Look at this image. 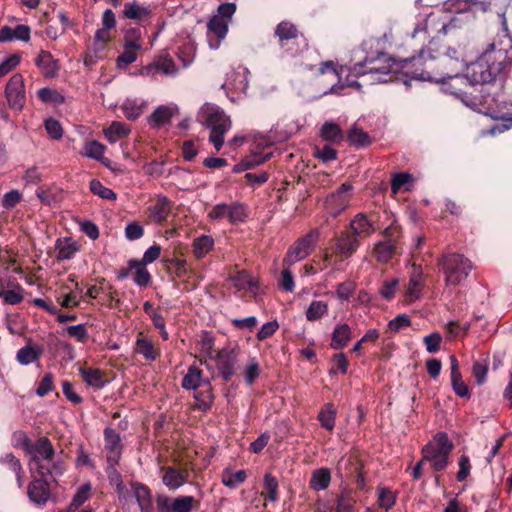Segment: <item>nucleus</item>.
Instances as JSON below:
<instances>
[{"mask_svg":"<svg viewBox=\"0 0 512 512\" xmlns=\"http://www.w3.org/2000/svg\"><path fill=\"white\" fill-rule=\"evenodd\" d=\"M501 33L490 43L478 59L467 66L468 79L476 83L493 82L512 62V37L506 18L501 17Z\"/></svg>","mask_w":512,"mask_h":512,"instance_id":"1","label":"nucleus"},{"mask_svg":"<svg viewBox=\"0 0 512 512\" xmlns=\"http://www.w3.org/2000/svg\"><path fill=\"white\" fill-rule=\"evenodd\" d=\"M461 82L465 83L467 88L472 89V91L459 89L453 91V94L462 97L468 105L485 109H491L494 105H497L501 91L499 85L492 82L474 83L468 79V72L465 77L461 78Z\"/></svg>","mask_w":512,"mask_h":512,"instance_id":"2","label":"nucleus"},{"mask_svg":"<svg viewBox=\"0 0 512 512\" xmlns=\"http://www.w3.org/2000/svg\"><path fill=\"white\" fill-rule=\"evenodd\" d=\"M198 120L210 129L209 142L219 152L224 144L225 134L232 126L230 117L220 107L205 104L198 113Z\"/></svg>","mask_w":512,"mask_h":512,"instance_id":"3","label":"nucleus"},{"mask_svg":"<svg viewBox=\"0 0 512 512\" xmlns=\"http://www.w3.org/2000/svg\"><path fill=\"white\" fill-rule=\"evenodd\" d=\"M437 265L444 274L445 285L457 286L464 281L471 269L472 263L464 255L456 252L444 253L437 260Z\"/></svg>","mask_w":512,"mask_h":512,"instance_id":"4","label":"nucleus"},{"mask_svg":"<svg viewBox=\"0 0 512 512\" xmlns=\"http://www.w3.org/2000/svg\"><path fill=\"white\" fill-rule=\"evenodd\" d=\"M453 448L448 435L445 432H438L432 441L422 447L421 454H424V460L430 463L433 471L441 472L449 465Z\"/></svg>","mask_w":512,"mask_h":512,"instance_id":"5","label":"nucleus"},{"mask_svg":"<svg viewBox=\"0 0 512 512\" xmlns=\"http://www.w3.org/2000/svg\"><path fill=\"white\" fill-rule=\"evenodd\" d=\"M434 42H430V46L427 49H421L417 56L412 57L411 76L414 79L439 82L442 71L439 70V54L434 55L432 45Z\"/></svg>","mask_w":512,"mask_h":512,"instance_id":"6","label":"nucleus"},{"mask_svg":"<svg viewBox=\"0 0 512 512\" xmlns=\"http://www.w3.org/2000/svg\"><path fill=\"white\" fill-rule=\"evenodd\" d=\"M359 245V239L350 230H345L335 235L331 240V246L329 248L331 253L326 252L323 257L325 267L333 262V257L335 258V263L350 258L357 251Z\"/></svg>","mask_w":512,"mask_h":512,"instance_id":"7","label":"nucleus"},{"mask_svg":"<svg viewBox=\"0 0 512 512\" xmlns=\"http://www.w3.org/2000/svg\"><path fill=\"white\" fill-rule=\"evenodd\" d=\"M274 35L278 39L280 48L290 55H296L308 47L304 35L290 21H281L276 26Z\"/></svg>","mask_w":512,"mask_h":512,"instance_id":"8","label":"nucleus"},{"mask_svg":"<svg viewBox=\"0 0 512 512\" xmlns=\"http://www.w3.org/2000/svg\"><path fill=\"white\" fill-rule=\"evenodd\" d=\"M31 456L30 464L34 465L38 476H47L49 473L48 464L52 462L55 456V449L51 440L46 436H41L35 442H32V447L27 451Z\"/></svg>","mask_w":512,"mask_h":512,"instance_id":"9","label":"nucleus"},{"mask_svg":"<svg viewBox=\"0 0 512 512\" xmlns=\"http://www.w3.org/2000/svg\"><path fill=\"white\" fill-rule=\"evenodd\" d=\"M390 62L391 59L382 54L377 59H365L364 62L354 64L351 71L355 76L371 74L373 81L384 83L391 79V77H388L392 72V64Z\"/></svg>","mask_w":512,"mask_h":512,"instance_id":"10","label":"nucleus"},{"mask_svg":"<svg viewBox=\"0 0 512 512\" xmlns=\"http://www.w3.org/2000/svg\"><path fill=\"white\" fill-rule=\"evenodd\" d=\"M318 236V230L314 229L305 236L297 239L289 247L283 259V265L293 266L296 262L305 259L312 252Z\"/></svg>","mask_w":512,"mask_h":512,"instance_id":"11","label":"nucleus"},{"mask_svg":"<svg viewBox=\"0 0 512 512\" xmlns=\"http://www.w3.org/2000/svg\"><path fill=\"white\" fill-rule=\"evenodd\" d=\"M379 218V213L376 211L369 213L359 212L350 221V231L356 235L358 239L361 237H369L376 230L380 229L378 225Z\"/></svg>","mask_w":512,"mask_h":512,"instance_id":"12","label":"nucleus"},{"mask_svg":"<svg viewBox=\"0 0 512 512\" xmlns=\"http://www.w3.org/2000/svg\"><path fill=\"white\" fill-rule=\"evenodd\" d=\"M216 368L224 382H229L236 373L238 353L235 349L223 348L216 351L214 358Z\"/></svg>","mask_w":512,"mask_h":512,"instance_id":"13","label":"nucleus"},{"mask_svg":"<svg viewBox=\"0 0 512 512\" xmlns=\"http://www.w3.org/2000/svg\"><path fill=\"white\" fill-rule=\"evenodd\" d=\"M196 502L193 496L182 495L170 498L164 494H157L156 507L158 512H190Z\"/></svg>","mask_w":512,"mask_h":512,"instance_id":"14","label":"nucleus"},{"mask_svg":"<svg viewBox=\"0 0 512 512\" xmlns=\"http://www.w3.org/2000/svg\"><path fill=\"white\" fill-rule=\"evenodd\" d=\"M103 435L107 462L110 467L114 468V472L117 476L120 477L115 470V466L118 465L123 451L120 433L114 428L107 427L104 429Z\"/></svg>","mask_w":512,"mask_h":512,"instance_id":"15","label":"nucleus"},{"mask_svg":"<svg viewBox=\"0 0 512 512\" xmlns=\"http://www.w3.org/2000/svg\"><path fill=\"white\" fill-rule=\"evenodd\" d=\"M5 96L10 108L21 110L26 103L24 78L20 73H15L8 81L5 88Z\"/></svg>","mask_w":512,"mask_h":512,"instance_id":"16","label":"nucleus"},{"mask_svg":"<svg viewBox=\"0 0 512 512\" xmlns=\"http://www.w3.org/2000/svg\"><path fill=\"white\" fill-rule=\"evenodd\" d=\"M183 257L184 252L180 246L175 247L171 253H165L162 262L170 275L183 278L191 271L188 262Z\"/></svg>","mask_w":512,"mask_h":512,"instance_id":"17","label":"nucleus"},{"mask_svg":"<svg viewBox=\"0 0 512 512\" xmlns=\"http://www.w3.org/2000/svg\"><path fill=\"white\" fill-rule=\"evenodd\" d=\"M352 189L353 186L346 182L341 184L334 193L327 197L326 204L333 216L339 215L348 207Z\"/></svg>","mask_w":512,"mask_h":512,"instance_id":"18","label":"nucleus"},{"mask_svg":"<svg viewBox=\"0 0 512 512\" xmlns=\"http://www.w3.org/2000/svg\"><path fill=\"white\" fill-rule=\"evenodd\" d=\"M162 482L169 490H177L183 486L189 479V471L187 468H177L174 466H167L161 468Z\"/></svg>","mask_w":512,"mask_h":512,"instance_id":"19","label":"nucleus"},{"mask_svg":"<svg viewBox=\"0 0 512 512\" xmlns=\"http://www.w3.org/2000/svg\"><path fill=\"white\" fill-rule=\"evenodd\" d=\"M173 203L164 195H159L153 204L148 207V218L151 222L156 224H163L167 221Z\"/></svg>","mask_w":512,"mask_h":512,"instance_id":"20","label":"nucleus"},{"mask_svg":"<svg viewBox=\"0 0 512 512\" xmlns=\"http://www.w3.org/2000/svg\"><path fill=\"white\" fill-rule=\"evenodd\" d=\"M47 476H38L28 485V497L36 505H45L51 493Z\"/></svg>","mask_w":512,"mask_h":512,"instance_id":"21","label":"nucleus"},{"mask_svg":"<svg viewBox=\"0 0 512 512\" xmlns=\"http://www.w3.org/2000/svg\"><path fill=\"white\" fill-rule=\"evenodd\" d=\"M228 33V21L221 17L213 16L207 24V37L209 45L213 49H217L220 42Z\"/></svg>","mask_w":512,"mask_h":512,"instance_id":"22","label":"nucleus"},{"mask_svg":"<svg viewBox=\"0 0 512 512\" xmlns=\"http://www.w3.org/2000/svg\"><path fill=\"white\" fill-rule=\"evenodd\" d=\"M35 65L45 78H54L59 71L58 60L54 59L49 51L41 50L35 58Z\"/></svg>","mask_w":512,"mask_h":512,"instance_id":"23","label":"nucleus"},{"mask_svg":"<svg viewBox=\"0 0 512 512\" xmlns=\"http://www.w3.org/2000/svg\"><path fill=\"white\" fill-rule=\"evenodd\" d=\"M78 371L82 380L95 390L102 389L108 382L105 372L99 368L81 366Z\"/></svg>","mask_w":512,"mask_h":512,"instance_id":"24","label":"nucleus"},{"mask_svg":"<svg viewBox=\"0 0 512 512\" xmlns=\"http://www.w3.org/2000/svg\"><path fill=\"white\" fill-rule=\"evenodd\" d=\"M134 352L142 355L146 361H155L160 356V351L155 348L153 341L143 332L137 335Z\"/></svg>","mask_w":512,"mask_h":512,"instance_id":"25","label":"nucleus"},{"mask_svg":"<svg viewBox=\"0 0 512 512\" xmlns=\"http://www.w3.org/2000/svg\"><path fill=\"white\" fill-rule=\"evenodd\" d=\"M177 68L173 59L169 56H161L153 63L144 66L140 70V74L144 76L154 75L155 72L161 71L164 74L170 75L176 72Z\"/></svg>","mask_w":512,"mask_h":512,"instance_id":"26","label":"nucleus"},{"mask_svg":"<svg viewBox=\"0 0 512 512\" xmlns=\"http://www.w3.org/2000/svg\"><path fill=\"white\" fill-rule=\"evenodd\" d=\"M30 33V27L24 24H19L15 28L4 26L0 29V43L13 40L28 42L30 40Z\"/></svg>","mask_w":512,"mask_h":512,"instance_id":"27","label":"nucleus"},{"mask_svg":"<svg viewBox=\"0 0 512 512\" xmlns=\"http://www.w3.org/2000/svg\"><path fill=\"white\" fill-rule=\"evenodd\" d=\"M363 469L362 461L356 455L342 457L337 464V471L342 478L349 479Z\"/></svg>","mask_w":512,"mask_h":512,"instance_id":"28","label":"nucleus"},{"mask_svg":"<svg viewBox=\"0 0 512 512\" xmlns=\"http://www.w3.org/2000/svg\"><path fill=\"white\" fill-rule=\"evenodd\" d=\"M178 113L177 107H169L161 105L157 107L154 112L149 116V124L153 128H160L170 123L171 118Z\"/></svg>","mask_w":512,"mask_h":512,"instance_id":"29","label":"nucleus"},{"mask_svg":"<svg viewBox=\"0 0 512 512\" xmlns=\"http://www.w3.org/2000/svg\"><path fill=\"white\" fill-rule=\"evenodd\" d=\"M352 338V330L347 323L337 324L333 330L330 347L335 350L343 349Z\"/></svg>","mask_w":512,"mask_h":512,"instance_id":"30","label":"nucleus"},{"mask_svg":"<svg viewBox=\"0 0 512 512\" xmlns=\"http://www.w3.org/2000/svg\"><path fill=\"white\" fill-rule=\"evenodd\" d=\"M55 249L57 251L56 257L58 260H70L80 250V245L71 238H59L56 241Z\"/></svg>","mask_w":512,"mask_h":512,"instance_id":"31","label":"nucleus"},{"mask_svg":"<svg viewBox=\"0 0 512 512\" xmlns=\"http://www.w3.org/2000/svg\"><path fill=\"white\" fill-rule=\"evenodd\" d=\"M129 266L134 270L133 281L137 286L143 288L150 286L152 283V276L145 264L139 262L138 259H130Z\"/></svg>","mask_w":512,"mask_h":512,"instance_id":"32","label":"nucleus"},{"mask_svg":"<svg viewBox=\"0 0 512 512\" xmlns=\"http://www.w3.org/2000/svg\"><path fill=\"white\" fill-rule=\"evenodd\" d=\"M151 14L148 7L140 5L138 2H126L122 11V16L127 19H132L141 23Z\"/></svg>","mask_w":512,"mask_h":512,"instance_id":"33","label":"nucleus"},{"mask_svg":"<svg viewBox=\"0 0 512 512\" xmlns=\"http://www.w3.org/2000/svg\"><path fill=\"white\" fill-rule=\"evenodd\" d=\"M131 490L140 510L153 506L152 493L147 485L140 482H131Z\"/></svg>","mask_w":512,"mask_h":512,"instance_id":"34","label":"nucleus"},{"mask_svg":"<svg viewBox=\"0 0 512 512\" xmlns=\"http://www.w3.org/2000/svg\"><path fill=\"white\" fill-rule=\"evenodd\" d=\"M214 239L209 235H201L192 241V254L200 260L210 253L214 248Z\"/></svg>","mask_w":512,"mask_h":512,"instance_id":"35","label":"nucleus"},{"mask_svg":"<svg viewBox=\"0 0 512 512\" xmlns=\"http://www.w3.org/2000/svg\"><path fill=\"white\" fill-rule=\"evenodd\" d=\"M400 248L395 244L390 243L389 241L383 239L377 242L373 249V254L376 257L377 261L386 263L388 262L395 254L399 253Z\"/></svg>","mask_w":512,"mask_h":512,"instance_id":"36","label":"nucleus"},{"mask_svg":"<svg viewBox=\"0 0 512 512\" xmlns=\"http://www.w3.org/2000/svg\"><path fill=\"white\" fill-rule=\"evenodd\" d=\"M331 482V472L328 468H319L312 472L309 487L314 491L325 490Z\"/></svg>","mask_w":512,"mask_h":512,"instance_id":"37","label":"nucleus"},{"mask_svg":"<svg viewBox=\"0 0 512 512\" xmlns=\"http://www.w3.org/2000/svg\"><path fill=\"white\" fill-rule=\"evenodd\" d=\"M247 479V473L245 470H238L233 472L230 467L223 469L221 473V482L224 486L230 489H236Z\"/></svg>","mask_w":512,"mask_h":512,"instance_id":"38","label":"nucleus"},{"mask_svg":"<svg viewBox=\"0 0 512 512\" xmlns=\"http://www.w3.org/2000/svg\"><path fill=\"white\" fill-rule=\"evenodd\" d=\"M233 285L239 291H249L256 293L257 282L255 278L247 271L243 270L238 272L232 278Z\"/></svg>","mask_w":512,"mask_h":512,"instance_id":"39","label":"nucleus"},{"mask_svg":"<svg viewBox=\"0 0 512 512\" xmlns=\"http://www.w3.org/2000/svg\"><path fill=\"white\" fill-rule=\"evenodd\" d=\"M423 272L420 266L413 265L412 274L409 279L407 295L410 300L419 298L420 292L423 287L422 283Z\"/></svg>","mask_w":512,"mask_h":512,"instance_id":"40","label":"nucleus"},{"mask_svg":"<svg viewBox=\"0 0 512 512\" xmlns=\"http://www.w3.org/2000/svg\"><path fill=\"white\" fill-rule=\"evenodd\" d=\"M279 484L276 477L270 473H266L263 478V491L261 496L271 502H277L279 499Z\"/></svg>","mask_w":512,"mask_h":512,"instance_id":"41","label":"nucleus"},{"mask_svg":"<svg viewBox=\"0 0 512 512\" xmlns=\"http://www.w3.org/2000/svg\"><path fill=\"white\" fill-rule=\"evenodd\" d=\"M320 136L323 140L332 143H340L344 138L342 129L334 122H325L321 127Z\"/></svg>","mask_w":512,"mask_h":512,"instance_id":"42","label":"nucleus"},{"mask_svg":"<svg viewBox=\"0 0 512 512\" xmlns=\"http://www.w3.org/2000/svg\"><path fill=\"white\" fill-rule=\"evenodd\" d=\"M129 133V126L118 121H113L109 127L104 129V135L110 143H116L121 138L128 136Z\"/></svg>","mask_w":512,"mask_h":512,"instance_id":"43","label":"nucleus"},{"mask_svg":"<svg viewBox=\"0 0 512 512\" xmlns=\"http://www.w3.org/2000/svg\"><path fill=\"white\" fill-rule=\"evenodd\" d=\"M202 374L201 369L197 368L195 365H191L188 368L187 374L182 379V387L186 390H196L203 382ZM204 383L206 384V381H204Z\"/></svg>","mask_w":512,"mask_h":512,"instance_id":"44","label":"nucleus"},{"mask_svg":"<svg viewBox=\"0 0 512 512\" xmlns=\"http://www.w3.org/2000/svg\"><path fill=\"white\" fill-rule=\"evenodd\" d=\"M347 140L350 145L355 146L357 148L367 147L371 144V137L363 131V129L353 126L347 135Z\"/></svg>","mask_w":512,"mask_h":512,"instance_id":"45","label":"nucleus"},{"mask_svg":"<svg viewBox=\"0 0 512 512\" xmlns=\"http://www.w3.org/2000/svg\"><path fill=\"white\" fill-rule=\"evenodd\" d=\"M317 419L323 428L328 431H333L336 420V409L334 408L333 404H325L319 412Z\"/></svg>","mask_w":512,"mask_h":512,"instance_id":"46","label":"nucleus"},{"mask_svg":"<svg viewBox=\"0 0 512 512\" xmlns=\"http://www.w3.org/2000/svg\"><path fill=\"white\" fill-rule=\"evenodd\" d=\"M397 495L388 487L377 488V504L380 508L388 511L396 504Z\"/></svg>","mask_w":512,"mask_h":512,"instance_id":"47","label":"nucleus"},{"mask_svg":"<svg viewBox=\"0 0 512 512\" xmlns=\"http://www.w3.org/2000/svg\"><path fill=\"white\" fill-rule=\"evenodd\" d=\"M328 313V304L322 300H313L306 310V319L310 322L321 319Z\"/></svg>","mask_w":512,"mask_h":512,"instance_id":"48","label":"nucleus"},{"mask_svg":"<svg viewBox=\"0 0 512 512\" xmlns=\"http://www.w3.org/2000/svg\"><path fill=\"white\" fill-rule=\"evenodd\" d=\"M41 355V349H35L34 347L27 345L18 350L16 359L22 365H29L37 361Z\"/></svg>","mask_w":512,"mask_h":512,"instance_id":"49","label":"nucleus"},{"mask_svg":"<svg viewBox=\"0 0 512 512\" xmlns=\"http://www.w3.org/2000/svg\"><path fill=\"white\" fill-rule=\"evenodd\" d=\"M383 239L389 241L392 244H395L397 247L401 249V243H402V228L397 223L396 220H393L388 227H386L382 231Z\"/></svg>","mask_w":512,"mask_h":512,"instance_id":"50","label":"nucleus"},{"mask_svg":"<svg viewBox=\"0 0 512 512\" xmlns=\"http://www.w3.org/2000/svg\"><path fill=\"white\" fill-rule=\"evenodd\" d=\"M106 147L96 140L89 141L85 144V155L89 158L101 161L108 166L109 160L103 158Z\"/></svg>","mask_w":512,"mask_h":512,"instance_id":"51","label":"nucleus"},{"mask_svg":"<svg viewBox=\"0 0 512 512\" xmlns=\"http://www.w3.org/2000/svg\"><path fill=\"white\" fill-rule=\"evenodd\" d=\"M38 98L44 103L60 105L65 102V97L57 90L44 87L38 90Z\"/></svg>","mask_w":512,"mask_h":512,"instance_id":"52","label":"nucleus"},{"mask_svg":"<svg viewBox=\"0 0 512 512\" xmlns=\"http://www.w3.org/2000/svg\"><path fill=\"white\" fill-rule=\"evenodd\" d=\"M89 187H90V191L94 195H97V196L101 197L102 199H105V200H116V198H117L116 193L112 189H110L108 187H105L97 179L91 180Z\"/></svg>","mask_w":512,"mask_h":512,"instance_id":"53","label":"nucleus"},{"mask_svg":"<svg viewBox=\"0 0 512 512\" xmlns=\"http://www.w3.org/2000/svg\"><path fill=\"white\" fill-rule=\"evenodd\" d=\"M355 503L350 492H342L336 498V512H354Z\"/></svg>","mask_w":512,"mask_h":512,"instance_id":"54","label":"nucleus"},{"mask_svg":"<svg viewBox=\"0 0 512 512\" xmlns=\"http://www.w3.org/2000/svg\"><path fill=\"white\" fill-rule=\"evenodd\" d=\"M245 206L239 202H233L228 206L227 219L231 224L243 222L246 218Z\"/></svg>","mask_w":512,"mask_h":512,"instance_id":"55","label":"nucleus"},{"mask_svg":"<svg viewBox=\"0 0 512 512\" xmlns=\"http://www.w3.org/2000/svg\"><path fill=\"white\" fill-rule=\"evenodd\" d=\"M141 37H142L141 30L139 28L128 29L124 35L123 47L141 50V48H142V45L140 43Z\"/></svg>","mask_w":512,"mask_h":512,"instance_id":"56","label":"nucleus"},{"mask_svg":"<svg viewBox=\"0 0 512 512\" xmlns=\"http://www.w3.org/2000/svg\"><path fill=\"white\" fill-rule=\"evenodd\" d=\"M260 376V366L256 358H250L244 368V379L248 385H253Z\"/></svg>","mask_w":512,"mask_h":512,"instance_id":"57","label":"nucleus"},{"mask_svg":"<svg viewBox=\"0 0 512 512\" xmlns=\"http://www.w3.org/2000/svg\"><path fill=\"white\" fill-rule=\"evenodd\" d=\"M292 266L283 265L281 277L278 282V286L285 292H292L295 288L294 277L291 271Z\"/></svg>","mask_w":512,"mask_h":512,"instance_id":"58","label":"nucleus"},{"mask_svg":"<svg viewBox=\"0 0 512 512\" xmlns=\"http://www.w3.org/2000/svg\"><path fill=\"white\" fill-rule=\"evenodd\" d=\"M137 51L134 48H124V51L116 59L117 68L123 70L135 62L137 60Z\"/></svg>","mask_w":512,"mask_h":512,"instance_id":"59","label":"nucleus"},{"mask_svg":"<svg viewBox=\"0 0 512 512\" xmlns=\"http://www.w3.org/2000/svg\"><path fill=\"white\" fill-rule=\"evenodd\" d=\"M349 367V362L344 353L335 354L332 358V367L330 368V374H346Z\"/></svg>","mask_w":512,"mask_h":512,"instance_id":"60","label":"nucleus"},{"mask_svg":"<svg viewBox=\"0 0 512 512\" xmlns=\"http://www.w3.org/2000/svg\"><path fill=\"white\" fill-rule=\"evenodd\" d=\"M463 67L462 61L459 60V65L447 64L445 69L441 70L439 82L444 83L447 79H457L461 81L464 76H459V73Z\"/></svg>","mask_w":512,"mask_h":512,"instance_id":"61","label":"nucleus"},{"mask_svg":"<svg viewBox=\"0 0 512 512\" xmlns=\"http://www.w3.org/2000/svg\"><path fill=\"white\" fill-rule=\"evenodd\" d=\"M54 388V376L52 373L48 372L43 376V378L39 382L36 388V394L39 397H44L49 392L53 391Z\"/></svg>","mask_w":512,"mask_h":512,"instance_id":"62","label":"nucleus"},{"mask_svg":"<svg viewBox=\"0 0 512 512\" xmlns=\"http://www.w3.org/2000/svg\"><path fill=\"white\" fill-rule=\"evenodd\" d=\"M0 463L7 466V468L13 471L15 474L23 472L20 460L12 453H6L1 456Z\"/></svg>","mask_w":512,"mask_h":512,"instance_id":"63","label":"nucleus"},{"mask_svg":"<svg viewBox=\"0 0 512 512\" xmlns=\"http://www.w3.org/2000/svg\"><path fill=\"white\" fill-rule=\"evenodd\" d=\"M91 486L89 483L80 486L72 499V506L79 508L83 505L90 497Z\"/></svg>","mask_w":512,"mask_h":512,"instance_id":"64","label":"nucleus"}]
</instances>
